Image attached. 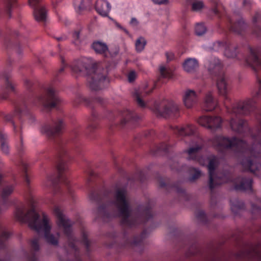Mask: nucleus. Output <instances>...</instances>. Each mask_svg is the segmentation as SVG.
<instances>
[{"instance_id": "f257e3e1", "label": "nucleus", "mask_w": 261, "mask_h": 261, "mask_svg": "<svg viewBox=\"0 0 261 261\" xmlns=\"http://www.w3.org/2000/svg\"><path fill=\"white\" fill-rule=\"evenodd\" d=\"M28 205L22 204L17 207L14 212L15 218L21 222H27L29 227L39 235H43L45 241L53 245H57L59 234L56 236L50 233L51 225L49 217L44 213L39 215L35 210L36 199L33 195H29Z\"/></svg>"}, {"instance_id": "f03ea898", "label": "nucleus", "mask_w": 261, "mask_h": 261, "mask_svg": "<svg viewBox=\"0 0 261 261\" xmlns=\"http://www.w3.org/2000/svg\"><path fill=\"white\" fill-rule=\"evenodd\" d=\"M221 18L227 28L230 31L244 36L248 32V25L243 18L239 19L233 22V20L226 13L224 7L219 0H213V16ZM253 27L249 31L255 36L261 38V11H257L252 19ZM256 80L259 85V89L254 96V98L261 96V78L256 75Z\"/></svg>"}, {"instance_id": "7ed1b4c3", "label": "nucleus", "mask_w": 261, "mask_h": 261, "mask_svg": "<svg viewBox=\"0 0 261 261\" xmlns=\"http://www.w3.org/2000/svg\"><path fill=\"white\" fill-rule=\"evenodd\" d=\"M218 147L222 153L226 151L234 149L237 153L243 156L241 164L245 171L255 173L259 170L260 164L257 162L258 153L252 148H249L247 143L236 137L229 138L220 137L219 138Z\"/></svg>"}, {"instance_id": "20e7f679", "label": "nucleus", "mask_w": 261, "mask_h": 261, "mask_svg": "<svg viewBox=\"0 0 261 261\" xmlns=\"http://www.w3.org/2000/svg\"><path fill=\"white\" fill-rule=\"evenodd\" d=\"M72 70L75 73L87 76L89 86L93 90L102 89L109 82L107 77L108 70L97 67L91 58H82L76 61Z\"/></svg>"}, {"instance_id": "39448f33", "label": "nucleus", "mask_w": 261, "mask_h": 261, "mask_svg": "<svg viewBox=\"0 0 261 261\" xmlns=\"http://www.w3.org/2000/svg\"><path fill=\"white\" fill-rule=\"evenodd\" d=\"M217 46L224 49V55L226 57L244 61L255 72L261 69V47L254 48L248 46L246 51L248 55L246 56L243 53L237 51V47L228 41H219L213 43V48Z\"/></svg>"}, {"instance_id": "423d86ee", "label": "nucleus", "mask_w": 261, "mask_h": 261, "mask_svg": "<svg viewBox=\"0 0 261 261\" xmlns=\"http://www.w3.org/2000/svg\"><path fill=\"white\" fill-rule=\"evenodd\" d=\"M114 207L117 209L118 215L122 218V223L130 226L133 224L129 222H137L139 219H142L144 215L148 213L147 211H145L140 218H136L133 216L129 207L128 199L126 196V192L124 188L118 189L115 194L114 200L107 204L105 207H100L99 211L101 212L105 210H110ZM111 215L114 217L117 216V214L113 213Z\"/></svg>"}, {"instance_id": "0eeeda50", "label": "nucleus", "mask_w": 261, "mask_h": 261, "mask_svg": "<svg viewBox=\"0 0 261 261\" xmlns=\"http://www.w3.org/2000/svg\"><path fill=\"white\" fill-rule=\"evenodd\" d=\"M255 109V101L253 98H248L240 101L232 106L231 112L236 118H231L229 124L231 129L240 134L246 133H252L251 128L248 126L247 122L241 119L238 115H247Z\"/></svg>"}, {"instance_id": "6e6552de", "label": "nucleus", "mask_w": 261, "mask_h": 261, "mask_svg": "<svg viewBox=\"0 0 261 261\" xmlns=\"http://www.w3.org/2000/svg\"><path fill=\"white\" fill-rule=\"evenodd\" d=\"M213 189L215 186L220 185L224 183L232 182L233 189L236 191H252V179L248 177L239 176L233 178L232 174L228 171H224L222 173L217 174L216 172V156L213 155ZM214 193H213V194ZM214 197L213 196V198ZM214 199L213 198V203ZM214 204H213V209Z\"/></svg>"}, {"instance_id": "1a4fd4ad", "label": "nucleus", "mask_w": 261, "mask_h": 261, "mask_svg": "<svg viewBox=\"0 0 261 261\" xmlns=\"http://www.w3.org/2000/svg\"><path fill=\"white\" fill-rule=\"evenodd\" d=\"M217 76V86L219 93L227 99V94L230 90V81L224 74V70L221 61L213 58V76Z\"/></svg>"}, {"instance_id": "9d476101", "label": "nucleus", "mask_w": 261, "mask_h": 261, "mask_svg": "<svg viewBox=\"0 0 261 261\" xmlns=\"http://www.w3.org/2000/svg\"><path fill=\"white\" fill-rule=\"evenodd\" d=\"M201 148V146L199 145H196L194 147H190L187 150V153L189 155L188 160H197L201 165L207 166L209 173L208 187L211 190H212V158L211 157L198 158L199 151Z\"/></svg>"}, {"instance_id": "9b49d317", "label": "nucleus", "mask_w": 261, "mask_h": 261, "mask_svg": "<svg viewBox=\"0 0 261 261\" xmlns=\"http://www.w3.org/2000/svg\"><path fill=\"white\" fill-rule=\"evenodd\" d=\"M54 213L57 217V223L58 226L63 229L64 233L68 237L71 232L72 223L65 216L59 206H55L54 209ZM70 240V238H69Z\"/></svg>"}, {"instance_id": "f8f14e48", "label": "nucleus", "mask_w": 261, "mask_h": 261, "mask_svg": "<svg viewBox=\"0 0 261 261\" xmlns=\"http://www.w3.org/2000/svg\"><path fill=\"white\" fill-rule=\"evenodd\" d=\"M39 101L44 108L50 109L54 108L58 103L60 99L56 95L55 90L53 88H49L47 91L46 97H41Z\"/></svg>"}, {"instance_id": "ddd939ff", "label": "nucleus", "mask_w": 261, "mask_h": 261, "mask_svg": "<svg viewBox=\"0 0 261 261\" xmlns=\"http://www.w3.org/2000/svg\"><path fill=\"white\" fill-rule=\"evenodd\" d=\"M64 127V124L60 119L57 121H54L51 125L46 124L43 125L40 131L41 133L47 136L51 137L55 134L59 133Z\"/></svg>"}, {"instance_id": "4468645a", "label": "nucleus", "mask_w": 261, "mask_h": 261, "mask_svg": "<svg viewBox=\"0 0 261 261\" xmlns=\"http://www.w3.org/2000/svg\"><path fill=\"white\" fill-rule=\"evenodd\" d=\"M182 101L187 108H192L197 103L198 95L193 90L187 89L183 93Z\"/></svg>"}, {"instance_id": "2eb2a0df", "label": "nucleus", "mask_w": 261, "mask_h": 261, "mask_svg": "<svg viewBox=\"0 0 261 261\" xmlns=\"http://www.w3.org/2000/svg\"><path fill=\"white\" fill-rule=\"evenodd\" d=\"M14 188L13 186H6L2 191L1 200L0 201V214L2 213L11 205V201L7 198L13 192Z\"/></svg>"}, {"instance_id": "dca6fc26", "label": "nucleus", "mask_w": 261, "mask_h": 261, "mask_svg": "<svg viewBox=\"0 0 261 261\" xmlns=\"http://www.w3.org/2000/svg\"><path fill=\"white\" fill-rule=\"evenodd\" d=\"M40 0H29L30 5L34 8V15L36 20L38 21H44L46 18V11L44 8H37Z\"/></svg>"}, {"instance_id": "f3484780", "label": "nucleus", "mask_w": 261, "mask_h": 261, "mask_svg": "<svg viewBox=\"0 0 261 261\" xmlns=\"http://www.w3.org/2000/svg\"><path fill=\"white\" fill-rule=\"evenodd\" d=\"M179 110L178 106L172 101L166 103L162 110H159L160 115L164 117H167L175 115Z\"/></svg>"}, {"instance_id": "a211bd4d", "label": "nucleus", "mask_w": 261, "mask_h": 261, "mask_svg": "<svg viewBox=\"0 0 261 261\" xmlns=\"http://www.w3.org/2000/svg\"><path fill=\"white\" fill-rule=\"evenodd\" d=\"M182 68L186 72L190 73H194L199 67V62L194 58H189L182 63Z\"/></svg>"}, {"instance_id": "6ab92c4d", "label": "nucleus", "mask_w": 261, "mask_h": 261, "mask_svg": "<svg viewBox=\"0 0 261 261\" xmlns=\"http://www.w3.org/2000/svg\"><path fill=\"white\" fill-rule=\"evenodd\" d=\"M111 9L110 3L106 0H97L95 5L96 11L102 16H107Z\"/></svg>"}, {"instance_id": "aec40b11", "label": "nucleus", "mask_w": 261, "mask_h": 261, "mask_svg": "<svg viewBox=\"0 0 261 261\" xmlns=\"http://www.w3.org/2000/svg\"><path fill=\"white\" fill-rule=\"evenodd\" d=\"M230 203L231 211L235 215H238L240 211L245 208L244 203L238 198L231 199Z\"/></svg>"}, {"instance_id": "412c9836", "label": "nucleus", "mask_w": 261, "mask_h": 261, "mask_svg": "<svg viewBox=\"0 0 261 261\" xmlns=\"http://www.w3.org/2000/svg\"><path fill=\"white\" fill-rule=\"evenodd\" d=\"M195 131V127L192 125H187L186 126H176L175 132L179 136H190L192 135Z\"/></svg>"}, {"instance_id": "4be33fe9", "label": "nucleus", "mask_w": 261, "mask_h": 261, "mask_svg": "<svg viewBox=\"0 0 261 261\" xmlns=\"http://www.w3.org/2000/svg\"><path fill=\"white\" fill-rule=\"evenodd\" d=\"M76 2H74V7L75 11L77 13H80L82 11L89 8L91 5V0H76Z\"/></svg>"}, {"instance_id": "5701e85b", "label": "nucleus", "mask_w": 261, "mask_h": 261, "mask_svg": "<svg viewBox=\"0 0 261 261\" xmlns=\"http://www.w3.org/2000/svg\"><path fill=\"white\" fill-rule=\"evenodd\" d=\"M202 109L205 111L212 110V93L211 91L207 92L203 98Z\"/></svg>"}, {"instance_id": "b1692460", "label": "nucleus", "mask_w": 261, "mask_h": 261, "mask_svg": "<svg viewBox=\"0 0 261 261\" xmlns=\"http://www.w3.org/2000/svg\"><path fill=\"white\" fill-rule=\"evenodd\" d=\"M92 47L97 54H103L108 51V46L107 44L100 41H96L93 42L92 45Z\"/></svg>"}, {"instance_id": "393cba45", "label": "nucleus", "mask_w": 261, "mask_h": 261, "mask_svg": "<svg viewBox=\"0 0 261 261\" xmlns=\"http://www.w3.org/2000/svg\"><path fill=\"white\" fill-rule=\"evenodd\" d=\"M148 92L147 91L142 92L140 90H136L134 93V96L138 104L141 107H144L145 106V103L142 100V98Z\"/></svg>"}, {"instance_id": "a878e982", "label": "nucleus", "mask_w": 261, "mask_h": 261, "mask_svg": "<svg viewBox=\"0 0 261 261\" xmlns=\"http://www.w3.org/2000/svg\"><path fill=\"white\" fill-rule=\"evenodd\" d=\"M198 122L200 125L206 128L211 129L212 119L211 116H201L199 118Z\"/></svg>"}, {"instance_id": "bb28decb", "label": "nucleus", "mask_w": 261, "mask_h": 261, "mask_svg": "<svg viewBox=\"0 0 261 261\" xmlns=\"http://www.w3.org/2000/svg\"><path fill=\"white\" fill-rule=\"evenodd\" d=\"M207 31V28L202 22H199L196 24L195 27V33L197 36H201L205 34Z\"/></svg>"}, {"instance_id": "cd10ccee", "label": "nucleus", "mask_w": 261, "mask_h": 261, "mask_svg": "<svg viewBox=\"0 0 261 261\" xmlns=\"http://www.w3.org/2000/svg\"><path fill=\"white\" fill-rule=\"evenodd\" d=\"M7 139V136L4 133H0V140L1 142V149L3 152L6 154L8 153L9 147L6 140Z\"/></svg>"}, {"instance_id": "c85d7f7f", "label": "nucleus", "mask_w": 261, "mask_h": 261, "mask_svg": "<svg viewBox=\"0 0 261 261\" xmlns=\"http://www.w3.org/2000/svg\"><path fill=\"white\" fill-rule=\"evenodd\" d=\"M161 75L163 77H170L172 75V70L164 65H161L159 67Z\"/></svg>"}, {"instance_id": "c756f323", "label": "nucleus", "mask_w": 261, "mask_h": 261, "mask_svg": "<svg viewBox=\"0 0 261 261\" xmlns=\"http://www.w3.org/2000/svg\"><path fill=\"white\" fill-rule=\"evenodd\" d=\"M146 41L143 37H139L136 41L135 47L137 51H142L146 45Z\"/></svg>"}, {"instance_id": "7c9ffc66", "label": "nucleus", "mask_w": 261, "mask_h": 261, "mask_svg": "<svg viewBox=\"0 0 261 261\" xmlns=\"http://www.w3.org/2000/svg\"><path fill=\"white\" fill-rule=\"evenodd\" d=\"M204 7L201 1H195L192 4V9L193 11L199 12Z\"/></svg>"}, {"instance_id": "2f4dec72", "label": "nucleus", "mask_w": 261, "mask_h": 261, "mask_svg": "<svg viewBox=\"0 0 261 261\" xmlns=\"http://www.w3.org/2000/svg\"><path fill=\"white\" fill-rule=\"evenodd\" d=\"M213 129L214 128H218L220 127L222 123V119L219 116H215L213 115Z\"/></svg>"}, {"instance_id": "473e14b6", "label": "nucleus", "mask_w": 261, "mask_h": 261, "mask_svg": "<svg viewBox=\"0 0 261 261\" xmlns=\"http://www.w3.org/2000/svg\"><path fill=\"white\" fill-rule=\"evenodd\" d=\"M67 166L64 163H60L58 166V170L59 172V178L60 180H63L64 177L62 176V173L67 170Z\"/></svg>"}, {"instance_id": "72a5a7b5", "label": "nucleus", "mask_w": 261, "mask_h": 261, "mask_svg": "<svg viewBox=\"0 0 261 261\" xmlns=\"http://www.w3.org/2000/svg\"><path fill=\"white\" fill-rule=\"evenodd\" d=\"M133 114L132 112L127 110L123 112L121 114V116L124 120L122 122V123H125V122L129 120L133 117Z\"/></svg>"}, {"instance_id": "f704fd0d", "label": "nucleus", "mask_w": 261, "mask_h": 261, "mask_svg": "<svg viewBox=\"0 0 261 261\" xmlns=\"http://www.w3.org/2000/svg\"><path fill=\"white\" fill-rule=\"evenodd\" d=\"M204 66L205 69H206L208 72L211 74L212 69V62L210 58L205 59L204 62Z\"/></svg>"}, {"instance_id": "c9c22d12", "label": "nucleus", "mask_w": 261, "mask_h": 261, "mask_svg": "<svg viewBox=\"0 0 261 261\" xmlns=\"http://www.w3.org/2000/svg\"><path fill=\"white\" fill-rule=\"evenodd\" d=\"M0 234L2 239H7L10 236L9 232L2 225H0Z\"/></svg>"}, {"instance_id": "e433bc0d", "label": "nucleus", "mask_w": 261, "mask_h": 261, "mask_svg": "<svg viewBox=\"0 0 261 261\" xmlns=\"http://www.w3.org/2000/svg\"><path fill=\"white\" fill-rule=\"evenodd\" d=\"M31 247L33 249H34L35 251H37L39 249V238H35L31 241Z\"/></svg>"}, {"instance_id": "4c0bfd02", "label": "nucleus", "mask_w": 261, "mask_h": 261, "mask_svg": "<svg viewBox=\"0 0 261 261\" xmlns=\"http://www.w3.org/2000/svg\"><path fill=\"white\" fill-rule=\"evenodd\" d=\"M6 91L8 92H12L14 90V85L7 79L6 81Z\"/></svg>"}, {"instance_id": "58836bf2", "label": "nucleus", "mask_w": 261, "mask_h": 261, "mask_svg": "<svg viewBox=\"0 0 261 261\" xmlns=\"http://www.w3.org/2000/svg\"><path fill=\"white\" fill-rule=\"evenodd\" d=\"M136 77V73L134 71H131L128 74V80L129 82H133Z\"/></svg>"}, {"instance_id": "ea45409f", "label": "nucleus", "mask_w": 261, "mask_h": 261, "mask_svg": "<svg viewBox=\"0 0 261 261\" xmlns=\"http://www.w3.org/2000/svg\"><path fill=\"white\" fill-rule=\"evenodd\" d=\"M16 0H7L6 4V9L8 11L14 6Z\"/></svg>"}, {"instance_id": "a19ab883", "label": "nucleus", "mask_w": 261, "mask_h": 261, "mask_svg": "<svg viewBox=\"0 0 261 261\" xmlns=\"http://www.w3.org/2000/svg\"><path fill=\"white\" fill-rule=\"evenodd\" d=\"M81 243H82L84 245H85L87 247H88V240L87 238V234L85 232H84L83 233V236H82V239L81 240Z\"/></svg>"}, {"instance_id": "79ce46f5", "label": "nucleus", "mask_w": 261, "mask_h": 261, "mask_svg": "<svg viewBox=\"0 0 261 261\" xmlns=\"http://www.w3.org/2000/svg\"><path fill=\"white\" fill-rule=\"evenodd\" d=\"M195 173L191 177V180H195L200 176L201 173L200 171L197 169H194Z\"/></svg>"}, {"instance_id": "37998d69", "label": "nucleus", "mask_w": 261, "mask_h": 261, "mask_svg": "<svg viewBox=\"0 0 261 261\" xmlns=\"http://www.w3.org/2000/svg\"><path fill=\"white\" fill-rule=\"evenodd\" d=\"M252 213H255L256 212L257 213H261V207L257 206L255 204H252Z\"/></svg>"}, {"instance_id": "c03bdc74", "label": "nucleus", "mask_w": 261, "mask_h": 261, "mask_svg": "<svg viewBox=\"0 0 261 261\" xmlns=\"http://www.w3.org/2000/svg\"><path fill=\"white\" fill-rule=\"evenodd\" d=\"M152 1L154 4H158V5L167 4L168 2V0H152Z\"/></svg>"}, {"instance_id": "a18cd8bd", "label": "nucleus", "mask_w": 261, "mask_h": 261, "mask_svg": "<svg viewBox=\"0 0 261 261\" xmlns=\"http://www.w3.org/2000/svg\"><path fill=\"white\" fill-rule=\"evenodd\" d=\"M166 56L168 61H171L174 58V55L172 52H168L166 54Z\"/></svg>"}, {"instance_id": "49530a36", "label": "nucleus", "mask_w": 261, "mask_h": 261, "mask_svg": "<svg viewBox=\"0 0 261 261\" xmlns=\"http://www.w3.org/2000/svg\"><path fill=\"white\" fill-rule=\"evenodd\" d=\"M243 5L245 7H247V6H249L251 5V1L250 0H242Z\"/></svg>"}, {"instance_id": "de8ad7c7", "label": "nucleus", "mask_w": 261, "mask_h": 261, "mask_svg": "<svg viewBox=\"0 0 261 261\" xmlns=\"http://www.w3.org/2000/svg\"><path fill=\"white\" fill-rule=\"evenodd\" d=\"M138 23L137 20L135 18H132L130 22V24L134 27L137 26Z\"/></svg>"}, {"instance_id": "09e8293b", "label": "nucleus", "mask_w": 261, "mask_h": 261, "mask_svg": "<svg viewBox=\"0 0 261 261\" xmlns=\"http://www.w3.org/2000/svg\"><path fill=\"white\" fill-rule=\"evenodd\" d=\"M73 37L76 40L79 39L80 38V33L79 32H74L73 35Z\"/></svg>"}, {"instance_id": "8fccbe9b", "label": "nucleus", "mask_w": 261, "mask_h": 261, "mask_svg": "<svg viewBox=\"0 0 261 261\" xmlns=\"http://www.w3.org/2000/svg\"><path fill=\"white\" fill-rule=\"evenodd\" d=\"M69 246H70L71 248H74V245L72 244V243L70 242V243H69Z\"/></svg>"}, {"instance_id": "3c124183", "label": "nucleus", "mask_w": 261, "mask_h": 261, "mask_svg": "<svg viewBox=\"0 0 261 261\" xmlns=\"http://www.w3.org/2000/svg\"><path fill=\"white\" fill-rule=\"evenodd\" d=\"M63 38L62 37H60V38H57V39L58 40H62Z\"/></svg>"}, {"instance_id": "603ef678", "label": "nucleus", "mask_w": 261, "mask_h": 261, "mask_svg": "<svg viewBox=\"0 0 261 261\" xmlns=\"http://www.w3.org/2000/svg\"><path fill=\"white\" fill-rule=\"evenodd\" d=\"M79 101H80V102H81V100L83 99V98H82L81 96H79Z\"/></svg>"}, {"instance_id": "864d4df0", "label": "nucleus", "mask_w": 261, "mask_h": 261, "mask_svg": "<svg viewBox=\"0 0 261 261\" xmlns=\"http://www.w3.org/2000/svg\"><path fill=\"white\" fill-rule=\"evenodd\" d=\"M63 70H64V68L63 67L61 68V69H60V72L62 71Z\"/></svg>"}, {"instance_id": "5fc2aeb1", "label": "nucleus", "mask_w": 261, "mask_h": 261, "mask_svg": "<svg viewBox=\"0 0 261 261\" xmlns=\"http://www.w3.org/2000/svg\"><path fill=\"white\" fill-rule=\"evenodd\" d=\"M2 98H4V99H6L7 98V96H4Z\"/></svg>"}, {"instance_id": "6e6d98bb", "label": "nucleus", "mask_w": 261, "mask_h": 261, "mask_svg": "<svg viewBox=\"0 0 261 261\" xmlns=\"http://www.w3.org/2000/svg\"><path fill=\"white\" fill-rule=\"evenodd\" d=\"M253 138H254V139H255V138H256L255 135H253Z\"/></svg>"}, {"instance_id": "4d7b16f0", "label": "nucleus", "mask_w": 261, "mask_h": 261, "mask_svg": "<svg viewBox=\"0 0 261 261\" xmlns=\"http://www.w3.org/2000/svg\"><path fill=\"white\" fill-rule=\"evenodd\" d=\"M213 218L215 217V215H214V213H213Z\"/></svg>"}, {"instance_id": "13d9d810", "label": "nucleus", "mask_w": 261, "mask_h": 261, "mask_svg": "<svg viewBox=\"0 0 261 261\" xmlns=\"http://www.w3.org/2000/svg\"><path fill=\"white\" fill-rule=\"evenodd\" d=\"M26 180L27 181V182H29V181H28V178H27V177L26 178Z\"/></svg>"}, {"instance_id": "bf43d9fd", "label": "nucleus", "mask_w": 261, "mask_h": 261, "mask_svg": "<svg viewBox=\"0 0 261 261\" xmlns=\"http://www.w3.org/2000/svg\"><path fill=\"white\" fill-rule=\"evenodd\" d=\"M117 25L119 27H120V25L119 24H117Z\"/></svg>"}, {"instance_id": "052dcab7", "label": "nucleus", "mask_w": 261, "mask_h": 261, "mask_svg": "<svg viewBox=\"0 0 261 261\" xmlns=\"http://www.w3.org/2000/svg\"><path fill=\"white\" fill-rule=\"evenodd\" d=\"M78 102H80V101H78ZM75 103H77V102L75 101Z\"/></svg>"}, {"instance_id": "680f3d73", "label": "nucleus", "mask_w": 261, "mask_h": 261, "mask_svg": "<svg viewBox=\"0 0 261 261\" xmlns=\"http://www.w3.org/2000/svg\"><path fill=\"white\" fill-rule=\"evenodd\" d=\"M213 261H214V257H213Z\"/></svg>"}]
</instances>
